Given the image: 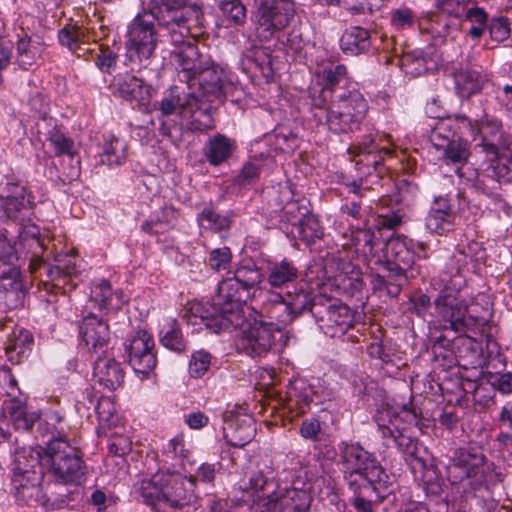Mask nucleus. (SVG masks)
<instances>
[{
	"instance_id": "nucleus-59",
	"label": "nucleus",
	"mask_w": 512,
	"mask_h": 512,
	"mask_svg": "<svg viewBox=\"0 0 512 512\" xmlns=\"http://www.w3.org/2000/svg\"><path fill=\"white\" fill-rule=\"evenodd\" d=\"M296 231L299 239L307 246H311L324 235L320 221L313 214L303 217L296 224Z\"/></svg>"
},
{
	"instance_id": "nucleus-58",
	"label": "nucleus",
	"mask_w": 512,
	"mask_h": 512,
	"mask_svg": "<svg viewBox=\"0 0 512 512\" xmlns=\"http://www.w3.org/2000/svg\"><path fill=\"white\" fill-rule=\"evenodd\" d=\"M55 265L45 266V274L50 281H61L77 273L75 258L69 255L57 256Z\"/></svg>"
},
{
	"instance_id": "nucleus-29",
	"label": "nucleus",
	"mask_w": 512,
	"mask_h": 512,
	"mask_svg": "<svg viewBox=\"0 0 512 512\" xmlns=\"http://www.w3.org/2000/svg\"><path fill=\"white\" fill-rule=\"evenodd\" d=\"M111 87L114 95L131 103L144 104L150 99V85L131 73L114 76Z\"/></svg>"
},
{
	"instance_id": "nucleus-51",
	"label": "nucleus",
	"mask_w": 512,
	"mask_h": 512,
	"mask_svg": "<svg viewBox=\"0 0 512 512\" xmlns=\"http://www.w3.org/2000/svg\"><path fill=\"white\" fill-rule=\"evenodd\" d=\"M255 431V424L251 419L241 420L231 424L228 430L224 428V437L229 445L243 447L252 440Z\"/></svg>"
},
{
	"instance_id": "nucleus-57",
	"label": "nucleus",
	"mask_w": 512,
	"mask_h": 512,
	"mask_svg": "<svg viewBox=\"0 0 512 512\" xmlns=\"http://www.w3.org/2000/svg\"><path fill=\"white\" fill-rule=\"evenodd\" d=\"M312 297V294L305 289L295 288L294 292L288 291L286 302L289 306V310L291 311L293 319L302 315L306 311L311 313V306L315 303V301L319 298Z\"/></svg>"
},
{
	"instance_id": "nucleus-23",
	"label": "nucleus",
	"mask_w": 512,
	"mask_h": 512,
	"mask_svg": "<svg viewBox=\"0 0 512 512\" xmlns=\"http://www.w3.org/2000/svg\"><path fill=\"white\" fill-rule=\"evenodd\" d=\"M44 474L10 473V491L19 503L28 506L46 505L48 499L42 493Z\"/></svg>"
},
{
	"instance_id": "nucleus-10",
	"label": "nucleus",
	"mask_w": 512,
	"mask_h": 512,
	"mask_svg": "<svg viewBox=\"0 0 512 512\" xmlns=\"http://www.w3.org/2000/svg\"><path fill=\"white\" fill-rule=\"evenodd\" d=\"M311 314L323 333L332 338L345 335L353 326L351 309L332 298L319 297L311 306Z\"/></svg>"
},
{
	"instance_id": "nucleus-40",
	"label": "nucleus",
	"mask_w": 512,
	"mask_h": 512,
	"mask_svg": "<svg viewBox=\"0 0 512 512\" xmlns=\"http://www.w3.org/2000/svg\"><path fill=\"white\" fill-rule=\"evenodd\" d=\"M90 299L100 310L107 311L119 310L125 302L123 291L113 290L110 282L104 279L93 285Z\"/></svg>"
},
{
	"instance_id": "nucleus-15",
	"label": "nucleus",
	"mask_w": 512,
	"mask_h": 512,
	"mask_svg": "<svg viewBox=\"0 0 512 512\" xmlns=\"http://www.w3.org/2000/svg\"><path fill=\"white\" fill-rule=\"evenodd\" d=\"M176 50L173 51L177 63V75L181 82L188 84L189 88L195 85V80L204 65L210 63V57L202 55L192 37H183V42L172 43Z\"/></svg>"
},
{
	"instance_id": "nucleus-36",
	"label": "nucleus",
	"mask_w": 512,
	"mask_h": 512,
	"mask_svg": "<svg viewBox=\"0 0 512 512\" xmlns=\"http://www.w3.org/2000/svg\"><path fill=\"white\" fill-rule=\"evenodd\" d=\"M164 469L158 470L150 478H144L133 485V493L144 504L152 508L162 507Z\"/></svg>"
},
{
	"instance_id": "nucleus-54",
	"label": "nucleus",
	"mask_w": 512,
	"mask_h": 512,
	"mask_svg": "<svg viewBox=\"0 0 512 512\" xmlns=\"http://www.w3.org/2000/svg\"><path fill=\"white\" fill-rule=\"evenodd\" d=\"M442 153V159L448 165L457 166V171L460 166L468 162L470 157V148L467 140L458 136L455 140L448 143L447 148L439 150Z\"/></svg>"
},
{
	"instance_id": "nucleus-55",
	"label": "nucleus",
	"mask_w": 512,
	"mask_h": 512,
	"mask_svg": "<svg viewBox=\"0 0 512 512\" xmlns=\"http://www.w3.org/2000/svg\"><path fill=\"white\" fill-rule=\"evenodd\" d=\"M291 193L289 190L285 189L280 192V197L285 198L287 201L285 204H281V218L282 220L296 225L303 217L309 216L311 213L309 212L308 207L305 205V200H293L290 199Z\"/></svg>"
},
{
	"instance_id": "nucleus-38",
	"label": "nucleus",
	"mask_w": 512,
	"mask_h": 512,
	"mask_svg": "<svg viewBox=\"0 0 512 512\" xmlns=\"http://www.w3.org/2000/svg\"><path fill=\"white\" fill-rule=\"evenodd\" d=\"M300 272L293 261L287 258L271 262L267 267L266 279L271 288H289L298 282Z\"/></svg>"
},
{
	"instance_id": "nucleus-50",
	"label": "nucleus",
	"mask_w": 512,
	"mask_h": 512,
	"mask_svg": "<svg viewBox=\"0 0 512 512\" xmlns=\"http://www.w3.org/2000/svg\"><path fill=\"white\" fill-rule=\"evenodd\" d=\"M463 20L471 23V27L467 30L466 36L479 43L489 24V14L484 10V8L478 7L477 5H471L470 3Z\"/></svg>"
},
{
	"instance_id": "nucleus-60",
	"label": "nucleus",
	"mask_w": 512,
	"mask_h": 512,
	"mask_svg": "<svg viewBox=\"0 0 512 512\" xmlns=\"http://www.w3.org/2000/svg\"><path fill=\"white\" fill-rule=\"evenodd\" d=\"M457 133L453 130L451 119L438 121L432 128L429 135V140L433 147L439 151L442 148H447L448 143L457 138Z\"/></svg>"
},
{
	"instance_id": "nucleus-43",
	"label": "nucleus",
	"mask_w": 512,
	"mask_h": 512,
	"mask_svg": "<svg viewBox=\"0 0 512 512\" xmlns=\"http://www.w3.org/2000/svg\"><path fill=\"white\" fill-rule=\"evenodd\" d=\"M26 290L22 276L0 282V306L14 310L24 305Z\"/></svg>"
},
{
	"instance_id": "nucleus-21",
	"label": "nucleus",
	"mask_w": 512,
	"mask_h": 512,
	"mask_svg": "<svg viewBox=\"0 0 512 512\" xmlns=\"http://www.w3.org/2000/svg\"><path fill=\"white\" fill-rule=\"evenodd\" d=\"M374 420L383 438L392 439L406 426L418 425L419 416L415 408L403 406L398 412L393 407L382 406L376 411Z\"/></svg>"
},
{
	"instance_id": "nucleus-17",
	"label": "nucleus",
	"mask_w": 512,
	"mask_h": 512,
	"mask_svg": "<svg viewBox=\"0 0 512 512\" xmlns=\"http://www.w3.org/2000/svg\"><path fill=\"white\" fill-rule=\"evenodd\" d=\"M477 146L488 157H497L500 150L512 151V135L507 132L501 120L484 114L477 126Z\"/></svg>"
},
{
	"instance_id": "nucleus-14",
	"label": "nucleus",
	"mask_w": 512,
	"mask_h": 512,
	"mask_svg": "<svg viewBox=\"0 0 512 512\" xmlns=\"http://www.w3.org/2000/svg\"><path fill=\"white\" fill-rule=\"evenodd\" d=\"M154 349V338L144 329L134 331L128 339V344L125 348L128 363L134 372L142 378H147L157 365Z\"/></svg>"
},
{
	"instance_id": "nucleus-12",
	"label": "nucleus",
	"mask_w": 512,
	"mask_h": 512,
	"mask_svg": "<svg viewBox=\"0 0 512 512\" xmlns=\"http://www.w3.org/2000/svg\"><path fill=\"white\" fill-rule=\"evenodd\" d=\"M310 112L318 124L326 125L327 129L336 135L353 133L362 125L351 114L341 110V103L335 95L330 102H325L323 97L314 98Z\"/></svg>"
},
{
	"instance_id": "nucleus-31",
	"label": "nucleus",
	"mask_w": 512,
	"mask_h": 512,
	"mask_svg": "<svg viewBox=\"0 0 512 512\" xmlns=\"http://www.w3.org/2000/svg\"><path fill=\"white\" fill-rule=\"evenodd\" d=\"M455 219L450 200L444 196H437L425 218V226L430 232L443 235L453 230Z\"/></svg>"
},
{
	"instance_id": "nucleus-45",
	"label": "nucleus",
	"mask_w": 512,
	"mask_h": 512,
	"mask_svg": "<svg viewBox=\"0 0 512 512\" xmlns=\"http://www.w3.org/2000/svg\"><path fill=\"white\" fill-rule=\"evenodd\" d=\"M33 345L34 337L29 330H14L5 346L6 355L12 362L19 363L32 350Z\"/></svg>"
},
{
	"instance_id": "nucleus-52",
	"label": "nucleus",
	"mask_w": 512,
	"mask_h": 512,
	"mask_svg": "<svg viewBox=\"0 0 512 512\" xmlns=\"http://www.w3.org/2000/svg\"><path fill=\"white\" fill-rule=\"evenodd\" d=\"M47 124L51 126V129L46 133V140L49 142L50 146L53 147L55 156H73L74 141L72 138L61 131L60 127L57 125L56 119L50 118Z\"/></svg>"
},
{
	"instance_id": "nucleus-11",
	"label": "nucleus",
	"mask_w": 512,
	"mask_h": 512,
	"mask_svg": "<svg viewBox=\"0 0 512 512\" xmlns=\"http://www.w3.org/2000/svg\"><path fill=\"white\" fill-rule=\"evenodd\" d=\"M147 18V12L138 13L128 25L126 34L129 58L140 63L153 57L158 43L154 21Z\"/></svg>"
},
{
	"instance_id": "nucleus-46",
	"label": "nucleus",
	"mask_w": 512,
	"mask_h": 512,
	"mask_svg": "<svg viewBox=\"0 0 512 512\" xmlns=\"http://www.w3.org/2000/svg\"><path fill=\"white\" fill-rule=\"evenodd\" d=\"M85 37V30L77 25H66L58 33L60 44L67 47L77 57L93 54L91 49L82 47V45L85 44Z\"/></svg>"
},
{
	"instance_id": "nucleus-8",
	"label": "nucleus",
	"mask_w": 512,
	"mask_h": 512,
	"mask_svg": "<svg viewBox=\"0 0 512 512\" xmlns=\"http://www.w3.org/2000/svg\"><path fill=\"white\" fill-rule=\"evenodd\" d=\"M251 297L252 294L233 276L223 279L218 284L217 295L214 298L218 312L210 316H201L205 326L214 333L229 329L233 325V317Z\"/></svg>"
},
{
	"instance_id": "nucleus-18",
	"label": "nucleus",
	"mask_w": 512,
	"mask_h": 512,
	"mask_svg": "<svg viewBox=\"0 0 512 512\" xmlns=\"http://www.w3.org/2000/svg\"><path fill=\"white\" fill-rule=\"evenodd\" d=\"M196 499L193 478L187 479L180 471L164 469L162 507L182 509Z\"/></svg>"
},
{
	"instance_id": "nucleus-39",
	"label": "nucleus",
	"mask_w": 512,
	"mask_h": 512,
	"mask_svg": "<svg viewBox=\"0 0 512 512\" xmlns=\"http://www.w3.org/2000/svg\"><path fill=\"white\" fill-rule=\"evenodd\" d=\"M3 409L16 430L31 431L35 423L40 420V414L29 409L20 398L5 400Z\"/></svg>"
},
{
	"instance_id": "nucleus-28",
	"label": "nucleus",
	"mask_w": 512,
	"mask_h": 512,
	"mask_svg": "<svg viewBox=\"0 0 512 512\" xmlns=\"http://www.w3.org/2000/svg\"><path fill=\"white\" fill-rule=\"evenodd\" d=\"M276 332V330L256 318L249 330L244 333L241 339V347L247 355L260 357L271 349Z\"/></svg>"
},
{
	"instance_id": "nucleus-61",
	"label": "nucleus",
	"mask_w": 512,
	"mask_h": 512,
	"mask_svg": "<svg viewBox=\"0 0 512 512\" xmlns=\"http://www.w3.org/2000/svg\"><path fill=\"white\" fill-rule=\"evenodd\" d=\"M244 61L257 69L261 75L267 79L273 76L272 56L266 48H254L245 56Z\"/></svg>"
},
{
	"instance_id": "nucleus-3",
	"label": "nucleus",
	"mask_w": 512,
	"mask_h": 512,
	"mask_svg": "<svg viewBox=\"0 0 512 512\" xmlns=\"http://www.w3.org/2000/svg\"><path fill=\"white\" fill-rule=\"evenodd\" d=\"M385 261L381 263L382 273L373 276L374 290H385L397 297L403 286L420 275V266L415 264V241L406 236L390 238L386 242Z\"/></svg>"
},
{
	"instance_id": "nucleus-62",
	"label": "nucleus",
	"mask_w": 512,
	"mask_h": 512,
	"mask_svg": "<svg viewBox=\"0 0 512 512\" xmlns=\"http://www.w3.org/2000/svg\"><path fill=\"white\" fill-rule=\"evenodd\" d=\"M126 159V145L111 135L105 140L101 162L109 166L121 165Z\"/></svg>"
},
{
	"instance_id": "nucleus-1",
	"label": "nucleus",
	"mask_w": 512,
	"mask_h": 512,
	"mask_svg": "<svg viewBox=\"0 0 512 512\" xmlns=\"http://www.w3.org/2000/svg\"><path fill=\"white\" fill-rule=\"evenodd\" d=\"M485 256V250L477 243L469 244L465 249L455 252L447 265L442 279L445 282L433 301L436 322L443 330H451L459 335H475L483 332L488 325L489 310L478 303H467L463 294L466 280L462 275L468 260L479 263Z\"/></svg>"
},
{
	"instance_id": "nucleus-49",
	"label": "nucleus",
	"mask_w": 512,
	"mask_h": 512,
	"mask_svg": "<svg viewBox=\"0 0 512 512\" xmlns=\"http://www.w3.org/2000/svg\"><path fill=\"white\" fill-rule=\"evenodd\" d=\"M160 343L167 349L182 354L187 352L188 345L183 337L177 320L172 319L163 325L159 333Z\"/></svg>"
},
{
	"instance_id": "nucleus-20",
	"label": "nucleus",
	"mask_w": 512,
	"mask_h": 512,
	"mask_svg": "<svg viewBox=\"0 0 512 512\" xmlns=\"http://www.w3.org/2000/svg\"><path fill=\"white\" fill-rule=\"evenodd\" d=\"M196 84L199 86L202 97L222 101L225 98L226 89L232 84L231 71L210 58V63L203 66L196 78Z\"/></svg>"
},
{
	"instance_id": "nucleus-5",
	"label": "nucleus",
	"mask_w": 512,
	"mask_h": 512,
	"mask_svg": "<svg viewBox=\"0 0 512 512\" xmlns=\"http://www.w3.org/2000/svg\"><path fill=\"white\" fill-rule=\"evenodd\" d=\"M376 138V134L368 133L348 147V153L355 158L356 174L352 181L344 184L354 194L362 195V191L371 189L370 184L379 182L384 161L392 154L390 149L380 146Z\"/></svg>"
},
{
	"instance_id": "nucleus-24",
	"label": "nucleus",
	"mask_w": 512,
	"mask_h": 512,
	"mask_svg": "<svg viewBox=\"0 0 512 512\" xmlns=\"http://www.w3.org/2000/svg\"><path fill=\"white\" fill-rule=\"evenodd\" d=\"M79 334L89 352L100 355L108 352L110 329L108 323L97 315L90 313L83 318Z\"/></svg>"
},
{
	"instance_id": "nucleus-42",
	"label": "nucleus",
	"mask_w": 512,
	"mask_h": 512,
	"mask_svg": "<svg viewBox=\"0 0 512 512\" xmlns=\"http://www.w3.org/2000/svg\"><path fill=\"white\" fill-rule=\"evenodd\" d=\"M340 46L347 55H359L367 52L371 47L370 33L367 29L353 26L345 30Z\"/></svg>"
},
{
	"instance_id": "nucleus-64",
	"label": "nucleus",
	"mask_w": 512,
	"mask_h": 512,
	"mask_svg": "<svg viewBox=\"0 0 512 512\" xmlns=\"http://www.w3.org/2000/svg\"><path fill=\"white\" fill-rule=\"evenodd\" d=\"M233 254L228 246L214 248L209 251L206 258L207 266L214 272L225 271L230 268Z\"/></svg>"
},
{
	"instance_id": "nucleus-63",
	"label": "nucleus",
	"mask_w": 512,
	"mask_h": 512,
	"mask_svg": "<svg viewBox=\"0 0 512 512\" xmlns=\"http://www.w3.org/2000/svg\"><path fill=\"white\" fill-rule=\"evenodd\" d=\"M16 51V61L25 70L35 63L39 55L37 47L32 45L31 38L26 33L23 36L18 35Z\"/></svg>"
},
{
	"instance_id": "nucleus-30",
	"label": "nucleus",
	"mask_w": 512,
	"mask_h": 512,
	"mask_svg": "<svg viewBox=\"0 0 512 512\" xmlns=\"http://www.w3.org/2000/svg\"><path fill=\"white\" fill-rule=\"evenodd\" d=\"M455 89L461 98L468 99L471 96L480 93L488 76L480 65L462 64L459 70L454 74Z\"/></svg>"
},
{
	"instance_id": "nucleus-7",
	"label": "nucleus",
	"mask_w": 512,
	"mask_h": 512,
	"mask_svg": "<svg viewBox=\"0 0 512 512\" xmlns=\"http://www.w3.org/2000/svg\"><path fill=\"white\" fill-rule=\"evenodd\" d=\"M143 12L169 30L172 43L183 42V37L190 36L192 28L203 19L201 8L187 6L186 0H150Z\"/></svg>"
},
{
	"instance_id": "nucleus-56",
	"label": "nucleus",
	"mask_w": 512,
	"mask_h": 512,
	"mask_svg": "<svg viewBox=\"0 0 512 512\" xmlns=\"http://www.w3.org/2000/svg\"><path fill=\"white\" fill-rule=\"evenodd\" d=\"M483 177L489 178L498 183H508L512 181V151L511 155L502 159L490 157L489 165L484 169Z\"/></svg>"
},
{
	"instance_id": "nucleus-32",
	"label": "nucleus",
	"mask_w": 512,
	"mask_h": 512,
	"mask_svg": "<svg viewBox=\"0 0 512 512\" xmlns=\"http://www.w3.org/2000/svg\"><path fill=\"white\" fill-rule=\"evenodd\" d=\"M237 148L238 144L235 138L218 132L208 137L202 153L210 166L219 167L233 157Z\"/></svg>"
},
{
	"instance_id": "nucleus-34",
	"label": "nucleus",
	"mask_w": 512,
	"mask_h": 512,
	"mask_svg": "<svg viewBox=\"0 0 512 512\" xmlns=\"http://www.w3.org/2000/svg\"><path fill=\"white\" fill-rule=\"evenodd\" d=\"M10 473L12 474H44L43 446L38 449L31 446L18 448L14 452Z\"/></svg>"
},
{
	"instance_id": "nucleus-33",
	"label": "nucleus",
	"mask_w": 512,
	"mask_h": 512,
	"mask_svg": "<svg viewBox=\"0 0 512 512\" xmlns=\"http://www.w3.org/2000/svg\"><path fill=\"white\" fill-rule=\"evenodd\" d=\"M93 375L98 383L108 390H115L124 382L125 373L120 362L108 352L97 355Z\"/></svg>"
},
{
	"instance_id": "nucleus-4",
	"label": "nucleus",
	"mask_w": 512,
	"mask_h": 512,
	"mask_svg": "<svg viewBox=\"0 0 512 512\" xmlns=\"http://www.w3.org/2000/svg\"><path fill=\"white\" fill-rule=\"evenodd\" d=\"M447 479L452 485H462L464 491H476L494 485L499 478L495 465L488 462L480 448H457L446 467Z\"/></svg>"
},
{
	"instance_id": "nucleus-41",
	"label": "nucleus",
	"mask_w": 512,
	"mask_h": 512,
	"mask_svg": "<svg viewBox=\"0 0 512 512\" xmlns=\"http://www.w3.org/2000/svg\"><path fill=\"white\" fill-rule=\"evenodd\" d=\"M196 221L204 230L214 233L229 231L233 223V212L221 214L212 203H209L197 214Z\"/></svg>"
},
{
	"instance_id": "nucleus-48",
	"label": "nucleus",
	"mask_w": 512,
	"mask_h": 512,
	"mask_svg": "<svg viewBox=\"0 0 512 512\" xmlns=\"http://www.w3.org/2000/svg\"><path fill=\"white\" fill-rule=\"evenodd\" d=\"M233 278L253 295V290L262 283L265 275L255 262L249 260L237 264L233 271Z\"/></svg>"
},
{
	"instance_id": "nucleus-9",
	"label": "nucleus",
	"mask_w": 512,
	"mask_h": 512,
	"mask_svg": "<svg viewBox=\"0 0 512 512\" xmlns=\"http://www.w3.org/2000/svg\"><path fill=\"white\" fill-rule=\"evenodd\" d=\"M255 35L260 41H270L289 26L296 7L293 0H255Z\"/></svg>"
},
{
	"instance_id": "nucleus-35",
	"label": "nucleus",
	"mask_w": 512,
	"mask_h": 512,
	"mask_svg": "<svg viewBox=\"0 0 512 512\" xmlns=\"http://www.w3.org/2000/svg\"><path fill=\"white\" fill-rule=\"evenodd\" d=\"M335 96L341 103L342 111L351 114L361 123L364 122L369 110V104L358 83H348L346 86H342L339 93Z\"/></svg>"
},
{
	"instance_id": "nucleus-47",
	"label": "nucleus",
	"mask_w": 512,
	"mask_h": 512,
	"mask_svg": "<svg viewBox=\"0 0 512 512\" xmlns=\"http://www.w3.org/2000/svg\"><path fill=\"white\" fill-rule=\"evenodd\" d=\"M335 283L343 293L354 296L363 289V274L359 267L348 263L344 269L335 276Z\"/></svg>"
},
{
	"instance_id": "nucleus-2",
	"label": "nucleus",
	"mask_w": 512,
	"mask_h": 512,
	"mask_svg": "<svg viewBox=\"0 0 512 512\" xmlns=\"http://www.w3.org/2000/svg\"><path fill=\"white\" fill-rule=\"evenodd\" d=\"M340 463L356 512H376L392 486L390 476L376 456L358 443H342Z\"/></svg>"
},
{
	"instance_id": "nucleus-53",
	"label": "nucleus",
	"mask_w": 512,
	"mask_h": 512,
	"mask_svg": "<svg viewBox=\"0 0 512 512\" xmlns=\"http://www.w3.org/2000/svg\"><path fill=\"white\" fill-rule=\"evenodd\" d=\"M377 233L375 228L353 229L350 234L351 244L364 255H374L381 239Z\"/></svg>"
},
{
	"instance_id": "nucleus-19",
	"label": "nucleus",
	"mask_w": 512,
	"mask_h": 512,
	"mask_svg": "<svg viewBox=\"0 0 512 512\" xmlns=\"http://www.w3.org/2000/svg\"><path fill=\"white\" fill-rule=\"evenodd\" d=\"M33 204L31 192L19 182H6L0 187V206L10 220L24 221Z\"/></svg>"
},
{
	"instance_id": "nucleus-6",
	"label": "nucleus",
	"mask_w": 512,
	"mask_h": 512,
	"mask_svg": "<svg viewBox=\"0 0 512 512\" xmlns=\"http://www.w3.org/2000/svg\"><path fill=\"white\" fill-rule=\"evenodd\" d=\"M43 469L56 483L80 486L86 465L82 451L67 438H50L43 446Z\"/></svg>"
},
{
	"instance_id": "nucleus-27",
	"label": "nucleus",
	"mask_w": 512,
	"mask_h": 512,
	"mask_svg": "<svg viewBox=\"0 0 512 512\" xmlns=\"http://www.w3.org/2000/svg\"><path fill=\"white\" fill-rule=\"evenodd\" d=\"M318 79L321 82L322 87L317 89L315 87L310 88L309 91V105L314 104V98L319 96L324 98L325 102H328L332 94L336 95L338 92L336 89L343 84L346 86L348 83H354L349 80L348 70L344 64L330 65L325 67L321 72L317 74Z\"/></svg>"
},
{
	"instance_id": "nucleus-22",
	"label": "nucleus",
	"mask_w": 512,
	"mask_h": 512,
	"mask_svg": "<svg viewBox=\"0 0 512 512\" xmlns=\"http://www.w3.org/2000/svg\"><path fill=\"white\" fill-rule=\"evenodd\" d=\"M215 99L188 93L183 102V116L187 117V127L193 132H204L215 127L211 103Z\"/></svg>"
},
{
	"instance_id": "nucleus-25",
	"label": "nucleus",
	"mask_w": 512,
	"mask_h": 512,
	"mask_svg": "<svg viewBox=\"0 0 512 512\" xmlns=\"http://www.w3.org/2000/svg\"><path fill=\"white\" fill-rule=\"evenodd\" d=\"M312 496L307 488L284 487L273 500L263 503L268 512H308Z\"/></svg>"
},
{
	"instance_id": "nucleus-37",
	"label": "nucleus",
	"mask_w": 512,
	"mask_h": 512,
	"mask_svg": "<svg viewBox=\"0 0 512 512\" xmlns=\"http://www.w3.org/2000/svg\"><path fill=\"white\" fill-rule=\"evenodd\" d=\"M190 449L186 445L183 433L170 439L163 447L158 466L163 469L180 471L184 469V461L189 458Z\"/></svg>"
},
{
	"instance_id": "nucleus-16",
	"label": "nucleus",
	"mask_w": 512,
	"mask_h": 512,
	"mask_svg": "<svg viewBox=\"0 0 512 512\" xmlns=\"http://www.w3.org/2000/svg\"><path fill=\"white\" fill-rule=\"evenodd\" d=\"M281 489L272 472L256 471L250 475L248 482L243 481L235 487L234 493L239 504L268 503Z\"/></svg>"
},
{
	"instance_id": "nucleus-44",
	"label": "nucleus",
	"mask_w": 512,
	"mask_h": 512,
	"mask_svg": "<svg viewBox=\"0 0 512 512\" xmlns=\"http://www.w3.org/2000/svg\"><path fill=\"white\" fill-rule=\"evenodd\" d=\"M489 32V41L484 45L485 49H495L504 44L505 47H512L511 22L506 16L492 17L486 28Z\"/></svg>"
},
{
	"instance_id": "nucleus-13",
	"label": "nucleus",
	"mask_w": 512,
	"mask_h": 512,
	"mask_svg": "<svg viewBox=\"0 0 512 512\" xmlns=\"http://www.w3.org/2000/svg\"><path fill=\"white\" fill-rule=\"evenodd\" d=\"M391 441L406 455L415 478L423 482L428 492L438 493L441 489L440 481L436 476H429L430 473L435 474V470L427 468L425 460L419 455V442L408 434V426L400 430Z\"/></svg>"
},
{
	"instance_id": "nucleus-26",
	"label": "nucleus",
	"mask_w": 512,
	"mask_h": 512,
	"mask_svg": "<svg viewBox=\"0 0 512 512\" xmlns=\"http://www.w3.org/2000/svg\"><path fill=\"white\" fill-rule=\"evenodd\" d=\"M260 322L267 324L272 329L280 333L294 319L285 297L281 294L272 293L270 297L262 303L257 311Z\"/></svg>"
}]
</instances>
